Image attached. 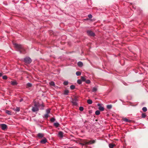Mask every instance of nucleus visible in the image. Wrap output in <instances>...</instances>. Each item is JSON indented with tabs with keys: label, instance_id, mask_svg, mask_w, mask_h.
Instances as JSON below:
<instances>
[{
	"label": "nucleus",
	"instance_id": "1",
	"mask_svg": "<svg viewBox=\"0 0 148 148\" xmlns=\"http://www.w3.org/2000/svg\"><path fill=\"white\" fill-rule=\"evenodd\" d=\"M14 45L15 47L19 50L20 53H25V50L22 45L17 43H14Z\"/></svg>",
	"mask_w": 148,
	"mask_h": 148
},
{
	"label": "nucleus",
	"instance_id": "2",
	"mask_svg": "<svg viewBox=\"0 0 148 148\" xmlns=\"http://www.w3.org/2000/svg\"><path fill=\"white\" fill-rule=\"evenodd\" d=\"M34 105L32 109V111L33 112H37L39 110V108L40 105L39 102H34Z\"/></svg>",
	"mask_w": 148,
	"mask_h": 148
},
{
	"label": "nucleus",
	"instance_id": "3",
	"mask_svg": "<svg viewBox=\"0 0 148 148\" xmlns=\"http://www.w3.org/2000/svg\"><path fill=\"white\" fill-rule=\"evenodd\" d=\"M24 62L27 64H30L32 62V60L29 57H27L24 58Z\"/></svg>",
	"mask_w": 148,
	"mask_h": 148
},
{
	"label": "nucleus",
	"instance_id": "4",
	"mask_svg": "<svg viewBox=\"0 0 148 148\" xmlns=\"http://www.w3.org/2000/svg\"><path fill=\"white\" fill-rule=\"evenodd\" d=\"M77 98L76 97H75L73 99H72V101L71 102L73 105L77 106Z\"/></svg>",
	"mask_w": 148,
	"mask_h": 148
},
{
	"label": "nucleus",
	"instance_id": "5",
	"mask_svg": "<svg viewBox=\"0 0 148 148\" xmlns=\"http://www.w3.org/2000/svg\"><path fill=\"white\" fill-rule=\"evenodd\" d=\"M87 33L88 35L94 36H95V33L92 31L90 30H88L87 31Z\"/></svg>",
	"mask_w": 148,
	"mask_h": 148
},
{
	"label": "nucleus",
	"instance_id": "6",
	"mask_svg": "<svg viewBox=\"0 0 148 148\" xmlns=\"http://www.w3.org/2000/svg\"><path fill=\"white\" fill-rule=\"evenodd\" d=\"M95 142V140H93L89 141L86 142H85V143L86 145H91L94 143Z\"/></svg>",
	"mask_w": 148,
	"mask_h": 148
},
{
	"label": "nucleus",
	"instance_id": "7",
	"mask_svg": "<svg viewBox=\"0 0 148 148\" xmlns=\"http://www.w3.org/2000/svg\"><path fill=\"white\" fill-rule=\"evenodd\" d=\"M47 142V140L45 137H43V139L40 141V143L42 144H45Z\"/></svg>",
	"mask_w": 148,
	"mask_h": 148
},
{
	"label": "nucleus",
	"instance_id": "8",
	"mask_svg": "<svg viewBox=\"0 0 148 148\" xmlns=\"http://www.w3.org/2000/svg\"><path fill=\"white\" fill-rule=\"evenodd\" d=\"M97 106H99L98 109L100 110L103 111L104 110V108L101 106V104L99 103L97 104Z\"/></svg>",
	"mask_w": 148,
	"mask_h": 148
},
{
	"label": "nucleus",
	"instance_id": "9",
	"mask_svg": "<svg viewBox=\"0 0 148 148\" xmlns=\"http://www.w3.org/2000/svg\"><path fill=\"white\" fill-rule=\"evenodd\" d=\"M1 129L3 130H5L7 127V125L5 124H2L1 125Z\"/></svg>",
	"mask_w": 148,
	"mask_h": 148
},
{
	"label": "nucleus",
	"instance_id": "10",
	"mask_svg": "<svg viewBox=\"0 0 148 148\" xmlns=\"http://www.w3.org/2000/svg\"><path fill=\"white\" fill-rule=\"evenodd\" d=\"M123 121L125 122H127V123H130L132 121L131 120L129 119L126 118H123Z\"/></svg>",
	"mask_w": 148,
	"mask_h": 148
},
{
	"label": "nucleus",
	"instance_id": "11",
	"mask_svg": "<svg viewBox=\"0 0 148 148\" xmlns=\"http://www.w3.org/2000/svg\"><path fill=\"white\" fill-rule=\"evenodd\" d=\"M44 135L43 134H42V133H38L37 135V136L39 138H43V137H44Z\"/></svg>",
	"mask_w": 148,
	"mask_h": 148
},
{
	"label": "nucleus",
	"instance_id": "12",
	"mask_svg": "<svg viewBox=\"0 0 148 148\" xmlns=\"http://www.w3.org/2000/svg\"><path fill=\"white\" fill-rule=\"evenodd\" d=\"M63 133L62 132L60 131L58 133V136L61 138H62L63 137Z\"/></svg>",
	"mask_w": 148,
	"mask_h": 148
},
{
	"label": "nucleus",
	"instance_id": "13",
	"mask_svg": "<svg viewBox=\"0 0 148 148\" xmlns=\"http://www.w3.org/2000/svg\"><path fill=\"white\" fill-rule=\"evenodd\" d=\"M11 84L13 86L16 85L17 84V82L16 81H11Z\"/></svg>",
	"mask_w": 148,
	"mask_h": 148
},
{
	"label": "nucleus",
	"instance_id": "14",
	"mask_svg": "<svg viewBox=\"0 0 148 148\" xmlns=\"http://www.w3.org/2000/svg\"><path fill=\"white\" fill-rule=\"evenodd\" d=\"M49 85L51 86L55 87V83L53 81H51L49 83Z\"/></svg>",
	"mask_w": 148,
	"mask_h": 148
},
{
	"label": "nucleus",
	"instance_id": "15",
	"mask_svg": "<svg viewBox=\"0 0 148 148\" xmlns=\"http://www.w3.org/2000/svg\"><path fill=\"white\" fill-rule=\"evenodd\" d=\"M32 86V84L30 83H28L26 85V88H29L30 87H31Z\"/></svg>",
	"mask_w": 148,
	"mask_h": 148
},
{
	"label": "nucleus",
	"instance_id": "16",
	"mask_svg": "<svg viewBox=\"0 0 148 148\" xmlns=\"http://www.w3.org/2000/svg\"><path fill=\"white\" fill-rule=\"evenodd\" d=\"M115 146L114 144L110 143L109 144V147L110 148H113V147Z\"/></svg>",
	"mask_w": 148,
	"mask_h": 148
},
{
	"label": "nucleus",
	"instance_id": "17",
	"mask_svg": "<svg viewBox=\"0 0 148 148\" xmlns=\"http://www.w3.org/2000/svg\"><path fill=\"white\" fill-rule=\"evenodd\" d=\"M77 65L79 66L82 67L83 66V64L82 62L79 61L77 63Z\"/></svg>",
	"mask_w": 148,
	"mask_h": 148
},
{
	"label": "nucleus",
	"instance_id": "18",
	"mask_svg": "<svg viewBox=\"0 0 148 148\" xmlns=\"http://www.w3.org/2000/svg\"><path fill=\"white\" fill-rule=\"evenodd\" d=\"M13 110L16 112H19L20 111V109L19 107H16V108H14Z\"/></svg>",
	"mask_w": 148,
	"mask_h": 148
},
{
	"label": "nucleus",
	"instance_id": "19",
	"mask_svg": "<svg viewBox=\"0 0 148 148\" xmlns=\"http://www.w3.org/2000/svg\"><path fill=\"white\" fill-rule=\"evenodd\" d=\"M5 113L8 115H11L12 114L11 112L8 110H6Z\"/></svg>",
	"mask_w": 148,
	"mask_h": 148
},
{
	"label": "nucleus",
	"instance_id": "20",
	"mask_svg": "<svg viewBox=\"0 0 148 148\" xmlns=\"http://www.w3.org/2000/svg\"><path fill=\"white\" fill-rule=\"evenodd\" d=\"M69 92V90H66L64 91V95H68Z\"/></svg>",
	"mask_w": 148,
	"mask_h": 148
},
{
	"label": "nucleus",
	"instance_id": "21",
	"mask_svg": "<svg viewBox=\"0 0 148 148\" xmlns=\"http://www.w3.org/2000/svg\"><path fill=\"white\" fill-rule=\"evenodd\" d=\"M87 103L89 104H91L92 103V101L91 100L89 99L87 100Z\"/></svg>",
	"mask_w": 148,
	"mask_h": 148
},
{
	"label": "nucleus",
	"instance_id": "22",
	"mask_svg": "<svg viewBox=\"0 0 148 148\" xmlns=\"http://www.w3.org/2000/svg\"><path fill=\"white\" fill-rule=\"evenodd\" d=\"M59 124L58 123H55L54 124V125L56 127H58L59 126Z\"/></svg>",
	"mask_w": 148,
	"mask_h": 148
},
{
	"label": "nucleus",
	"instance_id": "23",
	"mask_svg": "<svg viewBox=\"0 0 148 148\" xmlns=\"http://www.w3.org/2000/svg\"><path fill=\"white\" fill-rule=\"evenodd\" d=\"M97 90V88L96 87H94L92 89V92H95Z\"/></svg>",
	"mask_w": 148,
	"mask_h": 148
},
{
	"label": "nucleus",
	"instance_id": "24",
	"mask_svg": "<svg viewBox=\"0 0 148 148\" xmlns=\"http://www.w3.org/2000/svg\"><path fill=\"white\" fill-rule=\"evenodd\" d=\"M81 72L79 71H77L76 73V74L77 76L80 75H81Z\"/></svg>",
	"mask_w": 148,
	"mask_h": 148
},
{
	"label": "nucleus",
	"instance_id": "25",
	"mask_svg": "<svg viewBox=\"0 0 148 148\" xmlns=\"http://www.w3.org/2000/svg\"><path fill=\"white\" fill-rule=\"evenodd\" d=\"M100 112L99 110H96L95 112V114L96 115H98L100 114Z\"/></svg>",
	"mask_w": 148,
	"mask_h": 148
},
{
	"label": "nucleus",
	"instance_id": "26",
	"mask_svg": "<svg viewBox=\"0 0 148 148\" xmlns=\"http://www.w3.org/2000/svg\"><path fill=\"white\" fill-rule=\"evenodd\" d=\"M146 116V115L145 113H143L142 114L141 117L142 118H145Z\"/></svg>",
	"mask_w": 148,
	"mask_h": 148
},
{
	"label": "nucleus",
	"instance_id": "27",
	"mask_svg": "<svg viewBox=\"0 0 148 148\" xmlns=\"http://www.w3.org/2000/svg\"><path fill=\"white\" fill-rule=\"evenodd\" d=\"M107 108L108 109H110L112 108V106L111 105H108L107 106Z\"/></svg>",
	"mask_w": 148,
	"mask_h": 148
},
{
	"label": "nucleus",
	"instance_id": "28",
	"mask_svg": "<svg viewBox=\"0 0 148 148\" xmlns=\"http://www.w3.org/2000/svg\"><path fill=\"white\" fill-rule=\"evenodd\" d=\"M142 110L144 112H146L147 110V109L146 107H144L142 108Z\"/></svg>",
	"mask_w": 148,
	"mask_h": 148
},
{
	"label": "nucleus",
	"instance_id": "29",
	"mask_svg": "<svg viewBox=\"0 0 148 148\" xmlns=\"http://www.w3.org/2000/svg\"><path fill=\"white\" fill-rule=\"evenodd\" d=\"M81 80L82 81L84 82V81H86V79L84 77L82 76L81 77Z\"/></svg>",
	"mask_w": 148,
	"mask_h": 148
},
{
	"label": "nucleus",
	"instance_id": "30",
	"mask_svg": "<svg viewBox=\"0 0 148 148\" xmlns=\"http://www.w3.org/2000/svg\"><path fill=\"white\" fill-rule=\"evenodd\" d=\"M75 86L73 85H71L70 87V89L71 90H73L75 89Z\"/></svg>",
	"mask_w": 148,
	"mask_h": 148
},
{
	"label": "nucleus",
	"instance_id": "31",
	"mask_svg": "<svg viewBox=\"0 0 148 148\" xmlns=\"http://www.w3.org/2000/svg\"><path fill=\"white\" fill-rule=\"evenodd\" d=\"M49 116V115L48 114H46L44 115V116L43 117V118H45L46 119H47L48 117Z\"/></svg>",
	"mask_w": 148,
	"mask_h": 148
},
{
	"label": "nucleus",
	"instance_id": "32",
	"mask_svg": "<svg viewBox=\"0 0 148 148\" xmlns=\"http://www.w3.org/2000/svg\"><path fill=\"white\" fill-rule=\"evenodd\" d=\"M55 119L54 117H52L50 119V121L51 122H54L55 121Z\"/></svg>",
	"mask_w": 148,
	"mask_h": 148
},
{
	"label": "nucleus",
	"instance_id": "33",
	"mask_svg": "<svg viewBox=\"0 0 148 148\" xmlns=\"http://www.w3.org/2000/svg\"><path fill=\"white\" fill-rule=\"evenodd\" d=\"M77 83L78 84H81L82 83V81L81 79H78L77 81Z\"/></svg>",
	"mask_w": 148,
	"mask_h": 148
},
{
	"label": "nucleus",
	"instance_id": "34",
	"mask_svg": "<svg viewBox=\"0 0 148 148\" xmlns=\"http://www.w3.org/2000/svg\"><path fill=\"white\" fill-rule=\"evenodd\" d=\"M90 80H88L85 81V82L86 84H89L90 83Z\"/></svg>",
	"mask_w": 148,
	"mask_h": 148
},
{
	"label": "nucleus",
	"instance_id": "35",
	"mask_svg": "<svg viewBox=\"0 0 148 148\" xmlns=\"http://www.w3.org/2000/svg\"><path fill=\"white\" fill-rule=\"evenodd\" d=\"M68 84V82L67 81H65L63 83V84L65 85H67Z\"/></svg>",
	"mask_w": 148,
	"mask_h": 148
},
{
	"label": "nucleus",
	"instance_id": "36",
	"mask_svg": "<svg viewBox=\"0 0 148 148\" xmlns=\"http://www.w3.org/2000/svg\"><path fill=\"white\" fill-rule=\"evenodd\" d=\"M2 78L4 79H7L8 77L6 75H3V76Z\"/></svg>",
	"mask_w": 148,
	"mask_h": 148
},
{
	"label": "nucleus",
	"instance_id": "37",
	"mask_svg": "<svg viewBox=\"0 0 148 148\" xmlns=\"http://www.w3.org/2000/svg\"><path fill=\"white\" fill-rule=\"evenodd\" d=\"M79 110L80 111H82L84 110V108L83 107L80 106L79 108Z\"/></svg>",
	"mask_w": 148,
	"mask_h": 148
},
{
	"label": "nucleus",
	"instance_id": "38",
	"mask_svg": "<svg viewBox=\"0 0 148 148\" xmlns=\"http://www.w3.org/2000/svg\"><path fill=\"white\" fill-rule=\"evenodd\" d=\"M88 17L89 18H92V16L91 14H89L88 15Z\"/></svg>",
	"mask_w": 148,
	"mask_h": 148
},
{
	"label": "nucleus",
	"instance_id": "39",
	"mask_svg": "<svg viewBox=\"0 0 148 148\" xmlns=\"http://www.w3.org/2000/svg\"><path fill=\"white\" fill-rule=\"evenodd\" d=\"M47 114H48L50 112V111L49 110H47Z\"/></svg>",
	"mask_w": 148,
	"mask_h": 148
},
{
	"label": "nucleus",
	"instance_id": "40",
	"mask_svg": "<svg viewBox=\"0 0 148 148\" xmlns=\"http://www.w3.org/2000/svg\"><path fill=\"white\" fill-rule=\"evenodd\" d=\"M41 106L42 107V108L41 109L42 110L44 109V105L42 104H41Z\"/></svg>",
	"mask_w": 148,
	"mask_h": 148
},
{
	"label": "nucleus",
	"instance_id": "41",
	"mask_svg": "<svg viewBox=\"0 0 148 148\" xmlns=\"http://www.w3.org/2000/svg\"><path fill=\"white\" fill-rule=\"evenodd\" d=\"M2 75V74L1 73H0V77H1Z\"/></svg>",
	"mask_w": 148,
	"mask_h": 148
},
{
	"label": "nucleus",
	"instance_id": "42",
	"mask_svg": "<svg viewBox=\"0 0 148 148\" xmlns=\"http://www.w3.org/2000/svg\"><path fill=\"white\" fill-rule=\"evenodd\" d=\"M23 100V99H20V102H21V101H22Z\"/></svg>",
	"mask_w": 148,
	"mask_h": 148
}]
</instances>
